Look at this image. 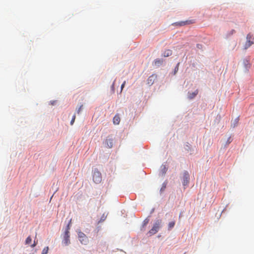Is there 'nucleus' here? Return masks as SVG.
Returning a JSON list of instances; mask_svg holds the SVG:
<instances>
[{
  "instance_id": "1",
  "label": "nucleus",
  "mask_w": 254,
  "mask_h": 254,
  "mask_svg": "<svg viewBox=\"0 0 254 254\" xmlns=\"http://www.w3.org/2000/svg\"><path fill=\"white\" fill-rule=\"evenodd\" d=\"M161 223L162 221L160 219H157L155 221L152 228L148 232L149 236L153 235L158 232L161 227Z\"/></svg>"
},
{
  "instance_id": "2",
  "label": "nucleus",
  "mask_w": 254,
  "mask_h": 254,
  "mask_svg": "<svg viewBox=\"0 0 254 254\" xmlns=\"http://www.w3.org/2000/svg\"><path fill=\"white\" fill-rule=\"evenodd\" d=\"M93 180L96 184H99L102 181L101 173L97 169H95L94 170L93 174Z\"/></svg>"
},
{
  "instance_id": "3",
  "label": "nucleus",
  "mask_w": 254,
  "mask_h": 254,
  "mask_svg": "<svg viewBox=\"0 0 254 254\" xmlns=\"http://www.w3.org/2000/svg\"><path fill=\"white\" fill-rule=\"evenodd\" d=\"M78 238L79 241L82 244L87 245L88 243V239L86 235L81 231L78 232Z\"/></svg>"
},
{
  "instance_id": "4",
  "label": "nucleus",
  "mask_w": 254,
  "mask_h": 254,
  "mask_svg": "<svg viewBox=\"0 0 254 254\" xmlns=\"http://www.w3.org/2000/svg\"><path fill=\"white\" fill-rule=\"evenodd\" d=\"M254 36L253 34L249 33L247 36V42L246 43L245 48L246 49L254 44Z\"/></svg>"
},
{
  "instance_id": "5",
  "label": "nucleus",
  "mask_w": 254,
  "mask_h": 254,
  "mask_svg": "<svg viewBox=\"0 0 254 254\" xmlns=\"http://www.w3.org/2000/svg\"><path fill=\"white\" fill-rule=\"evenodd\" d=\"M63 241L62 243L65 246H68L70 243V235L67 231H64V234L62 235Z\"/></svg>"
},
{
  "instance_id": "6",
  "label": "nucleus",
  "mask_w": 254,
  "mask_h": 254,
  "mask_svg": "<svg viewBox=\"0 0 254 254\" xmlns=\"http://www.w3.org/2000/svg\"><path fill=\"white\" fill-rule=\"evenodd\" d=\"M190 180V175L188 172L185 171L183 173L182 183L183 186H187Z\"/></svg>"
},
{
  "instance_id": "7",
  "label": "nucleus",
  "mask_w": 254,
  "mask_h": 254,
  "mask_svg": "<svg viewBox=\"0 0 254 254\" xmlns=\"http://www.w3.org/2000/svg\"><path fill=\"white\" fill-rule=\"evenodd\" d=\"M114 139L112 137L108 136L105 140V143L106 146L109 148H111L113 146Z\"/></svg>"
},
{
  "instance_id": "8",
  "label": "nucleus",
  "mask_w": 254,
  "mask_h": 254,
  "mask_svg": "<svg viewBox=\"0 0 254 254\" xmlns=\"http://www.w3.org/2000/svg\"><path fill=\"white\" fill-rule=\"evenodd\" d=\"M156 78L157 76L154 74H152V75L150 76L147 79V84L148 85H152L154 82V81L156 80Z\"/></svg>"
},
{
  "instance_id": "9",
  "label": "nucleus",
  "mask_w": 254,
  "mask_h": 254,
  "mask_svg": "<svg viewBox=\"0 0 254 254\" xmlns=\"http://www.w3.org/2000/svg\"><path fill=\"white\" fill-rule=\"evenodd\" d=\"M193 23V20H187V21H184L176 22V23H175L174 24L176 25H179V26H184V25H188V24H191Z\"/></svg>"
},
{
  "instance_id": "10",
  "label": "nucleus",
  "mask_w": 254,
  "mask_h": 254,
  "mask_svg": "<svg viewBox=\"0 0 254 254\" xmlns=\"http://www.w3.org/2000/svg\"><path fill=\"white\" fill-rule=\"evenodd\" d=\"M164 62V60L162 59H156L153 62L154 66L159 67Z\"/></svg>"
},
{
  "instance_id": "11",
  "label": "nucleus",
  "mask_w": 254,
  "mask_h": 254,
  "mask_svg": "<svg viewBox=\"0 0 254 254\" xmlns=\"http://www.w3.org/2000/svg\"><path fill=\"white\" fill-rule=\"evenodd\" d=\"M121 119L119 114L116 115L113 118V121L114 125H119Z\"/></svg>"
},
{
  "instance_id": "12",
  "label": "nucleus",
  "mask_w": 254,
  "mask_h": 254,
  "mask_svg": "<svg viewBox=\"0 0 254 254\" xmlns=\"http://www.w3.org/2000/svg\"><path fill=\"white\" fill-rule=\"evenodd\" d=\"M172 55V51L170 49L166 50L162 54V56L164 57H168Z\"/></svg>"
},
{
  "instance_id": "13",
  "label": "nucleus",
  "mask_w": 254,
  "mask_h": 254,
  "mask_svg": "<svg viewBox=\"0 0 254 254\" xmlns=\"http://www.w3.org/2000/svg\"><path fill=\"white\" fill-rule=\"evenodd\" d=\"M198 91L197 89H196L193 92H192V93L189 92L188 93V98L190 99H192L194 98L196 96V95L198 94Z\"/></svg>"
},
{
  "instance_id": "14",
  "label": "nucleus",
  "mask_w": 254,
  "mask_h": 254,
  "mask_svg": "<svg viewBox=\"0 0 254 254\" xmlns=\"http://www.w3.org/2000/svg\"><path fill=\"white\" fill-rule=\"evenodd\" d=\"M244 64L245 67L247 70H248V69L250 67L251 64L249 63V61L247 60H245L244 61Z\"/></svg>"
},
{
  "instance_id": "15",
  "label": "nucleus",
  "mask_w": 254,
  "mask_h": 254,
  "mask_svg": "<svg viewBox=\"0 0 254 254\" xmlns=\"http://www.w3.org/2000/svg\"><path fill=\"white\" fill-rule=\"evenodd\" d=\"M175 222L174 221L170 222L168 224V229L169 230L171 229L175 226Z\"/></svg>"
},
{
  "instance_id": "16",
  "label": "nucleus",
  "mask_w": 254,
  "mask_h": 254,
  "mask_svg": "<svg viewBox=\"0 0 254 254\" xmlns=\"http://www.w3.org/2000/svg\"><path fill=\"white\" fill-rule=\"evenodd\" d=\"M49 251V247H46L43 249L42 252V254H47Z\"/></svg>"
},
{
  "instance_id": "17",
  "label": "nucleus",
  "mask_w": 254,
  "mask_h": 254,
  "mask_svg": "<svg viewBox=\"0 0 254 254\" xmlns=\"http://www.w3.org/2000/svg\"><path fill=\"white\" fill-rule=\"evenodd\" d=\"M31 241H32V239H31V237L28 236L26 239L25 244H29L31 243Z\"/></svg>"
},
{
  "instance_id": "18",
  "label": "nucleus",
  "mask_w": 254,
  "mask_h": 254,
  "mask_svg": "<svg viewBox=\"0 0 254 254\" xmlns=\"http://www.w3.org/2000/svg\"><path fill=\"white\" fill-rule=\"evenodd\" d=\"M70 223H71V220H70V222H69L68 224L67 225L66 229L64 231H67L68 233H69Z\"/></svg>"
},
{
  "instance_id": "19",
  "label": "nucleus",
  "mask_w": 254,
  "mask_h": 254,
  "mask_svg": "<svg viewBox=\"0 0 254 254\" xmlns=\"http://www.w3.org/2000/svg\"><path fill=\"white\" fill-rule=\"evenodd\" d=\"M179 64H180V63H178L177 64L176 66L175 67V70H174V74H175L177 73V72L178 71Z\"/></svg>"
},
{
  "instance_id": "20",
  "label": "nucleus",
  "mask_w": 254,
  "mask_h": 254,
  "mask_svg": "<svg viewBox=\"0 0 254 254\" xmlns=\"http://www.w3.org/2000/svg\"><path fill=\"white\" fill-rule=\"evenodd\" d=\"M75 115H73L72 118V120L71 121H70V125H72L74 122V121H75Z\"/></svg>"
},
{
  "instance_id": "21",
  "label": "nucleus",
  "mask_w": 254,
  "mask_h": 254,
  "mask_svg": "<svg viewBox=\"0 0 254 254\" xmlns=\"http://www.w3.org/2000/svg\"><path fill=\"white\" fill-rule=\"evenodd\" d=\"M126 81H125L121 85V91L123 90L126 84Z\"/></svg>"
},
{
  "instance_id": "22",
  "label": "nucleus",
  "mask_w": 254,
  "mask_h": 254,
  "mask_svg": "<svg viewBox=\"0 0 254 254\" xmlns=\"http://www.w3.org/2000/svg\"><path fill=\"white\" fill-rule=\"evenodd\" d=\"M37 243V242H36L35 241H34V242L33 244H32V245H31V247H32V248H34V247H35V246H36Z\"/></svg>"
},
{
  "instance_id": "23",
  "label": "nucleus",
  "mask_w": 254,
  "mask_h": 254,
  "mask_svg": "<svg viewBox=\"0 0 254 254\" xmlns=\"http://www.w3.org/2000/svg\"><path fill=\"white\" fill-rule=\"evenodd\" d=\"M82 105H81L80 108H79L78 110V113H79L80 111V110H81L82 109Z\"/></svg>"
},
{
  "instance_id": "24",
  "label": "nucleus",
  "mask_w": 254,
  "mask_h": 254,
  "mask_svg": "<svg viewBox=\"0 0 254 254\" xmlns=\"http://www.w3.org/2000/svg\"><path fill=\"white\" fill-rule=\"evenodd\" d=\"M166 188L165 185L163 187V188L161 189V190H163V189H164Z\"/></svg>"
}]
</instances>
